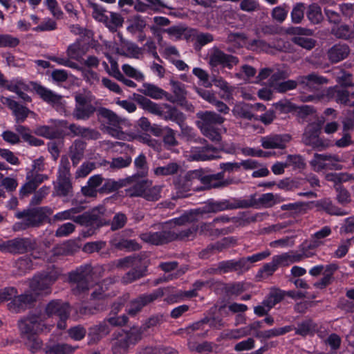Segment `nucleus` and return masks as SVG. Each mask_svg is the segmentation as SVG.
<instances>
[{"mask_svg": "<svg viewBox=\"0 0 354 354\" xmlns=\"http://www.w3.org/2000/svg\"><path fill=\"white\" fill-rule=\"evenodd\" d=\"M194 221V214L192 212L186 214L179 218L167 221L164 224L160 225L162 231L160 232H147L142 233L140 238L145 243L152 245H162L176 239L177 236L174 233V230H171V226L180 225L186 223L192 222Z\"/></svg>", "mask_w": 354, "mask_h": 354, "instance_id": "f257e3e1", "label": "nucleus"}, {"mask_svg": "<svg viewBox=\"0 0 354 354\" xmlns=\"http://www.w3.org/2000/svg\"><path fill=\"white\" fill-rule=\"evenodd\" d=\"M99 115L104 118L107 124L106 127V132L112 137L124 140H131L133 137L131 134L122 131L121 125L126 122V120L119 117L113 111L101 108L98 110Z\"/></svg>", "mask_w": 354, "mask_h": 354, "instance_id": "f03ea898", "label": "nucleus"}, {"mask_svg": "<svg viewBox=\"0 0 354 354\" xmlns=\"http://www.w3.org/2000/svg\"><path fill=\"white\" fill-rule=\"evenodd\" d=\"M142 330L140 328L133 327L129 331L120 330L113 334L112 351L113 354H120L126 351L130 344H135L142 338Z\"/></svg>", "mask_w": 354, "mask_h": 354, "instance_id": "7ed1b4c3", "label": "nucleus"}, {"mask_svg": "<svg viewBox=\"0 0 354 354\" xmlns=\"http://www.w3.org/2000/svg\"><path fill=\"white\" fill-rule=\"evenodd\" d=\"M17 290L12 287L6 288L0 290V304L12 299L8 304L9 310L15 313H19L35 301V297L32 295L23 294L17 296Z\"/></svg>", "mask_w": 354, "mask_h": 354, "instance_id": "20e7f679", "label": "nucleus"}, {"mask_svg": "<svg viewBox=\"0 0 354 354\" xmlns=\"http://www.w3.org/2000/svg\"><path fill=\"white\" fill-rule=\"evenodd\" d=\"M46 208L37 207L17 212L16 217L22 221L16 223L13 229L19 231L30 227L39 226L46 217Z\"/></svg>", "mask_w": 354, "mask_h": 354, "instance_id": "39448f33", "label": "nucleus"}, {"mask_svg": "<svg viewBox=\"0 0 354 354\" xmlns=\"http://www.w3.org/2000/svg\"><path fill=\"white\" fill-rule=\"evenodd\" d=\"M56 273L41 274L35 275L30 281V291L28 295H32L35 300L37 296L46 295L51 292V285L57 280Z\"/></svg>", "mask_w": 354, "mask_h": 354, "instance_id": "423d86ee", "label": "nucleus"}, {"mask_svg": "<svg viewBox=\"0 0 354 354\" xmlns=\"http://www.w3.org/2000/svg\"><path fill=\"white\" fill-rule=\"evenodd\" d=\"M139 261L140 260L136 257H127L118 259L114 262V264L118 268H128L129 267H133L132 270L127 272L122 277L121 281L122 283H131L145 275V270L138 266Z\"/></svg>", "mask_w": 354, "mask_h": 354, "instance_id": "0eeeda50", "label": "nucleus"}, {"mask_svg": "<svg viewBox=\"0 0 354 354\" xmlns=\"http://www.w3.org/2000/svg\"><path fill=\"white\" fill-rule=\"evenodd\" d=\"M91 267L90 266H81L69 275L70 281L73 283V292L75 294H81L89 289L88 281L91 279Z\"/></svg>", "mask_w": 354, "mask_h": 354, "instance_id": "6e6552de", "label": "nucleus"}, {"mask_svg": "<svg viewBox=\"0 0 354 354\" xmlns=\"http://www.w3.org/2000/svg\"><path fill=\"white\" fill-rule=\"evenodd\" d=\"M278 196L272 193L259 195L251 194L247 198H241L242 208L254 207L257 209L269 208L279 203Z\"/></svg>", "mask_w": 354, "mask_h": 354, "instance_id": "1a4fd4ad", "label": "nucleus"}, {"mask_svg": "<svg viewBox=\"0 0 354 354\" xmlns=\"http://www.w3.org/2000/svg\"><path fill=\"white\" fill-rule=\"evenodd\" d=\"M18 324L23 337L50 330V326H47L41 317L37 315L21 319Z\"/></svg>", "mask_w": 354, "mask_h": 354, "instance_id": "9d476101", "label": "nucleus"}, {"mask_svg": "<svg viewBox=\"0 0 354 354\" xmlns=\"http://www.w3.org/2000/svg\"><path fill=\"white\" fill-rule=\"evenodd\" d=\"M45 312L48 317L56 316L59 318L57 322L59 328L64 329L66 328L65 322L70 313V308L67 303L59 300H53L47 304Z\"/></svg>", "mask_w": 354, "mask_h": 354, "instance_id": "9b49d317", "label": "nucleus"}, {"mask_svg": "<svg viewBox=\"0 0 354 354\" xmlns=\"http://www.w3.org/2000/svg\"><path fill=\"white\" fill-rule=\"evenodd\" d=\"M208 56V63L212 67L221 65L231 69L239 63V59L236 57L226 54L216 46L209 50Z\"/></svg>", "mask_w": 354, "mask_h": 354, "instance_id": "f8f14e48", "label": "nucleus"}, {"mask_svg": "<svg viewBox=\"0 0 354 354\" xmlns=\"http://www.w3.org/2000/svg\"><path fill=\"white\" fill-rule=\"evenodd\" d=\"M198 182L201 183V169L188 171L184 176H180L174 180V183L177 189L187 192L197 189Z\"/></svg>", "mask_w": 354, "mask_h": 354, "instance_id": "ddd939ff", "label": "nucleus"}, {"mask_svg": "<svg viewBox=\"0 0 354 354\" xmlns=\"http://www.w3.org/2000/svg\"><path fill=\"white\" fill-rule=\"evenodd\" d=\"M241 198H232L219 201L211 202L203 208L196 210V214H205L209 212H217L227 209L242 208Z\"/></svg>", "mask_w": 354, "mask_h": 354, "instance_id": "4468645a", "label": "nucleus"}, {"mask_svg": "<svg viewBox=\"0 0 354 354\" xmlns=\"http://www.w3.org/2000/svg\"><path fill=\"white\" fill-rule=\"evenodd\" d=\"M32 88L44 101L50 104L57 111L64 109L65 101L61 95L37 83H33Z\"/></svg>", "mask_w": 354, "mask_h": 354, "instance_id": "2eb2a0df", "label": "nucleus"}, {"mask_svg": "<svg viewBox=\"0 0 354 354\" xmlns=\"http://www.w3.org/2000/svg\"><path fill=\"white\" fill-rule=\"evenodd\" d=\"M75 107L73 116L76 120H86L95 112V108L88 102V98L83 94H76L75 96Z\"/></svg>", "mask_w": 354, "mask_h": 354, "instance_id": "dca6fc26", "label": "nucleus"}, {"mask_svg": "<svg viewBox=\"0 0 354 354\" xmlns=\"http://www.w3.org/2000/svg\"><path fill=\"white\" fill-rule=\"evenodd\" d=\"M104 213L105 208L103 206L97 207L90 212L79 215L76 218V223L86 226L96 225L99 227L103 225L104 223L103 220Z\"/></svg>", "mask_w": 354, "mask_h": 354, "instance_id": "f3484780", "label": "nucleus"}, {"mask_svg": "<svg viewBox=\"0 0 354 354\" xmlns=\"http://www.w3.org/2000/svg\"><path fill=\"white\" fill-rule=\"evenodd\" d=\"M163 295V291L161 289L156 290L154 292L149 294H144L133 299L131 301L128 313L131 315H135L138 313L145 306L153 302L159 297Z\"/></svg>", "mask_w": 354, "mask_h": 354, "instance_id": "a211bd4d", "label": "nucleus"}, {"mask_svg": "<svg viewBox=\"0 0 354 354\" xmlns=\"http://www.w3.org/2000/svg\"><path fill=\"white\" fill-rule=\"evenodd\" d=\"M48 178V176L46 174L35 172L34 171H28L26 173V183L20 188V195L25 196L31 194Z\"/></svg>", "mask_w": 354, "mask_h": 354, "instance_id": "6ab92c4d", "label": "nucleus"}, {"mask_svg": "<svg viewBox=\"0 0 354 354\" xmlns=\"http://www.w3.org/2000/svg\"><path fill=\"white\" fill-rule=\"evenodd\" d=\"M217 149L210 145L206 144L203 147H192L189 158L192 160L206 161L218 158Z\"/></svg>", "mask_w": 354, "mask_h": 354, "instance_id": "aec40b11", "label": "nucleus"}, {"mask_svg": "<svg viewBox=\"0 0 354 354\" xmlns=\"http://www.w3.org/2000/svg\"><path fill=\"white\" fill-rule=\"evenodd\" d=\"M31 248V242L28 239L16 238L0 244V250L10 253H24Z\"/></svg>", "mask_w": 354, "mask_h": 354, "instance_id": "412c9836", "label": "nucleus"}, {"mask_svg": "<svg viewBox=\"0 0 354 354\" xmlns=\"http://www.w3.org/2000/svg\"><path fill=\"white\" fill-rule=\"evenodd\" d=\"M291 137L288 134H271L261 138L264 149H285Z\"/></svg>", "mask_w": 354, "mask_h": 354, "instance_id": "4be33fe9", "label": "nucleus"}, {"mask_svg": "<svg viewBox=\"0 0 354 354\" xmlns=\"http://www.w3.org/2000/svg\"><path fill=\"white\" fill-rule=\"evenodd\" d=\"M198 120L196 122L199 129L214 127L215 124H221L225 121V118L214 111H201L196 114Z\"/></svg>", "mask_w": 354, "mask_h": 354, "instance_id": "5701e85b", "label": "nucleus"}, {"mask_svg": "<svg viewBox=\"0 0 354 354\" xmlns=\"http://www.w3.org/2000/svg\"><path fill=\"white\" fill-rule=\"evenodd\" d=\"M320 128L318 124L312 123L307 126L303 134L302 141L306 145L317 148L322 146L319 139Z\"/></svg>", "mask_w": 354, "mask_h": 354, "instance_id": "b1692460", "label": "nucleus"}, {"mask_svg": "<svg viewBox=\"0 0 354 354\" xmlns=\"http://www.w3.org/2000/svg\"><path fill=\"white\" fill-rule=\"evenodd\" d=\"M229 221V218L225 216H220L214 218L212 222L204 223L197 227V232L199 234L204 236H218L221 232L216 225L220 223H227Z\"/></svg>", "mask_w": 354, "mask_h": 354, "instance_id": "393cba45", "label": "nucleus"}, {"mask_svg": "<svg viewBox=\"0 0 354 354\" xmlns=\"http://www.w3.org/2000/svg\"><path fill=\"white\" fill-rule=\"evenodd\" d=\"M69 130L68 135L72 136H80L88 140H97L100 138V133L93 129L81 127L76 124H69L68 127Z\"/></svg>", "mask_w": 354, "mask_h": 354, "instance_id": "a878e982", "label": "nucleus"}, {"mask_svg": "<svg viewBox=\"0 0 354 354\" xmlns=\"http://www.w3.org/2000/svg\"><path fill=\"white\" fill-rule=\"evenodd\" d=\"M298 82L304 88L309 91H315L318 89L319 86L328 83L326 78L315 73L299 77Z\"/></svg>", "mask_w": 354, "mask_h": 354, "instance_id": "bb28decb", "label": "nucleus"}, {"mask_svg": "<svg viewBox=\"0 0 354 354\" xmlns=\"http://www.w3.org/2000/svg\"><path fill=\"white\" fill-rule=\"evenodd\" d=\"M332 234L329 226H324L310 236L308 249H315L324 244V239Z\"/></svg>", "mask_w": 354, "mask_h": 354, "instance_id": "cd10ccee", "label": "nucleus"}, {"mask_svg": "<svg viewBox=\"0 0 354 354\" xmlns=\"http://www.w3.org/2000/svg\"><path fill=\"white\" fill-rule=\"evenodd\" d=\"M136 176V179L134 182L130 183L129 185H132L130 187L125 189V194L127 196L129 197H143L145 190L147 184H150V181L148 180H138V176L133 175Z\"/></svg>", "mask_w": 354, "mask_h": 354, "instance_id": "c85d7f7f", "label": "nucleus"}, {"mask_svg": "<svg viewBox=\"0 0 354 354\" xmlns=\"http://www.w3.org/2000/svg\"><path fill=\"white\" fill-rule=\"evenodd\" d=\"M85 147L86 143L80 140H75L69 147V156L74 166L83 158Z\"/></svg>", "mask_w": 354, "mask_h": 354, "instance_id": "c756f323", "label": "nucleus"}, {"mask_svg": "<svg viewBox=\"0 0 354 354\" xmlns=\"http://www.w3.org/2000/svg\"><path fill=\"white\" fill-rule=\"evenodd\" d=\"M136 101L140 106L145 111L156 115L163 116V109L161 105L152 102L142 95H138L136 98Z\"/></svg>", "mask_w": 354, "mask_h": 354, "instance_id": "7c9ffc66", "label": "nucleus"}, {"mask_svg": "<svg viewBox=\"0 0 354 354\" xmlns=\"http://www.w3.org/2000/svg\"><path fill=\"white\" fill-rule=\"evenodd\" d=\"M349 53L350 49L348 45L337 44L328 50V57L331 62H338L347 57Z\"/></svg>", "mask_w": 354, "mask_h": 354, "instance_id": "2f4dec72", "label": "nucleus"}, {"mask_svg": "<svg viewBox=\"0 0 354 354\" xmlns=\"http://www.w3.org/2000/svg\"><path fill=\"white\" fill-rule=\"evenodd\" d=\"M348 91L341 89L337 86L330 87L327 89L326 95L329 100H334L337 103L348 105Z\"/></svg>", "mask_w": 354, "mask_h": 354, "instance_id": "473e14b6", "label": "nucleus"}, {"mask_svg": "<svg viewBox=\"0 0 354 354\" xmlns=\"http://www.w3.org/2000/svg\"><path fill=\"white\" fill-rule=\"evenodd\" d=\"M108 324L109 323L105 319L99 325L95 326L90 329V332L88 333L90 343L97 342L104 336L109 333L110 328Z\"/></svg>", "mask_w": 354, "mask_h": 354, "instance_id": "72a5a7b5", "label": "nucleus"}, {"mask_svg": "<svg viewBox=\"0 0 354 354\" xmlns=\"http://www.w3.org/2000/svg\"><path fill=\"white\" fill-rule=\"evenodd\" d=\"M127 30L132 35L138 32L142 33L147 26V22L145 18L139 15H136L130 17L127 20Z\"/></svg>", "mask_w": 354, "mask_h": 354, "instance_id": "f704fd0d", "label": "nucleus"}, {"mask_svg": "<svg viewBox=\"0 0 354 354\" xmlns=\"http://www.w3.org/2000/svg\"><path fill=\"white\" fill-rule=\"evenodd\" d=\"M232 111L234 116L247 120H252L255 116L252 113V104L245 102L236 104Z\"/></svg>", "mask_w": 354, "mask_h": 354, "instance_id": "c9c22d12", "label": "nucleus"}, {"mask_svg": "<svg viewBox=\"0 0 354 354\" xmlns=\"http://www.w3.org/2000/svg\"><path fill=\"white\" fill-rule=\"evenodd\" d=\"M138 91L155 100L162 99L167 95V93L163 89L150 83H144L142 88H139Z\"/></svg>", "mask_w": 354, "mask_h": 354, "instance_id": "e433bc0d", "label": "nucleus"}, {"mask_svg": "<svg viewBox=\"0 0 354 354\" xmlns=\"http://www.w3.org/2000/svg\"><path fill=\"white\" fill-rule=\"evenodd\" d=\"M292 330V327L286 326L281 328H274L269 330H263V332H257L255 334V337L261 341L266 340L272 337L283 335Z\"/></svg>", "mask_w": 354, "mask_h": 354, "instance_id": "4c0bfd02", "label": "nucleus"}, {"mask_svg": "<svg viewBox=\"0 0 354 354\" xmlns=\"http://www.w3.org/2000/svg\"><path fill=\"white\" fill-rule=\"evenodd\" d=\"M136 176H129L124 179L120 180L119 182H116L111 179H107L105 180L103 187L101 189L102 192H111L115 190L118 189L122 187H124L128 185L130 183L134 182L136 179Z\"/></svg>", "mask_w": 354, "mask_h": 354, "instance_id": "58836bf2", "label": "nucleus"}, {"mask_svg": "<svg viewBox=\"0 0 354 354\" xmlns=\"http://www.w3.org/2000/svg\"><path fill=\"white\" fill-rule=\"evenodd\" d=\"M223 178L222 172L212 175H204L203 170H201V183L210 187H225L230 184L227 180H223L218 183H214L215 180H221Z\"/></svg>", "mask_w": 354, "mask_h": 354, "instance_id": "ea45409f", "label": "nucleus"}, {"mask_svg": "<svg viewBox=\"0 0 354 354\" xmlns=\"http://www.w3.org/2000/svg\"><path fill=\"white\" fill-rule=\"evenodd\" d=\"M34 133L39 136L48 139L58 138L60 135L59 130L54 127L53 123H51V125L37 126L34 129Z\"/></svg>", "mask_w": 354, "mask_h": 354, "instance_id": "a19ab883", "label": "nucleus"}, {"mask_svg": "<svg viewBox=\"0 0 354 354\" xmlns=\"http://www.w3.org/2000/svg\"><path fill=\"white\" fill-rule=\"evenodd\" d=\"M71 178L57 177V185L55 186V192L57 196H66L72 192Z\"/></svg>", "mask_w": 354, "mask_h": 354, "instance_id": "79ce46f5", "label": "nucleus"}, {"mask_svg": "<svg viewBox=\"0 0 354 354\" xmlns=\"http://www.w3.org/2000/svg\"><path fill=\"white\" fill-rule=\"evenodd\" d=\"M226 41L232 46V47L228 48L227 50L234 52L236 48H239L246 45V37L243 33H230Z\"/></svg>", "mask_w": 354, "mask_h": 354, "instance_id": "37998d69", "label": "nucleus"}, {"mask_svg": "<svg viewBox=\"0 0 354 354\" xmlns=\"http://www.w3.org/2000/svg\"><path fill=\"white\" fill-rule=\"evenodd\" d=\"M331 33L338 39L348 40L354 38V32L347 24H342L332 28Z\"/></svg>", "mask_w": 354, "mask_h": 354, "instance_id": "c03bdc74", "label": "nucleus"}, {"mask_svg": "<svg viewBox=\"0 0 354 354\" xmlns=\"http://www.w3.org/2000/svg\"><path fill=\"white\" fill-rule=\"evenodd\" d=\"M319 205L322 209L328 214L335 216H344L348 214L337 206H336L330 199H324L319 202Z\"/></svg>", "mask_w": 354, "mask_h": 354, "instance_id": "a18cd8bd", "label": "nucleus"}, {"mask_svg": "<svg viewBox=\"0 0 354 354\" xmlns=\"http://www.w3.org/2000/svg\"><path fill=\"white\" fill-rule=\"evenodd\" d=\"M248 335V329L244 327L236 329H227L221 333L219 338L221 339H238Z\"/></svg>", "mask_w": 354, "mask_h": 354, "instance_id": "49530a36", "label": "nucleus"}, {"mask_svg": "<svg viewBox=\"0 0 354 354\" xmlns=\"http://www.w3.org/2000/svg\"><path fill=\"white\" fill-rule=\"evenodd\" d=\"M83 209V207L79 206L59 212L55 214L54 219L57 221H64L70 219L76 223V218L78 217V216H75V214L80 213Z\"/></svg>", "mask_w": 354, "mask_h": 354, "instance_id": "de8ad7c7", "label": "nucleus"}, {"mask_svg": "<svg viewBox=\"0 0 354 354\" xmlns=\"http://www.w3.org/2000/svg\"><path fill=\"white\" fill-rule=\"evenodd\" d=\"M180 165L174 162H171L166 165L157 167L153 169V173L156 176H169L178 173Z\"/></svg>", "mask_w": 354, "mask_h": 354, "instance_id": "09e8293b", "label": "nucleus"}, {"mask_svg": "<svg viewBox=\"0 0 354 354\" xmlns=\"http://www.w3.org/2000/svg\"><path fill=\"white\" fill-rule=\"evenodd\" d=\"M328 154L315 153L310 161V165L315 171H320L323 169H327L328 162Z\"/></svg>", "mask_w": 354, "mask_h": 354, "instance_id": "8fccbe9b", "label": "nucleus"}, {"mask_svg": "<svg viewBox=\"0 0 354 354\" xmlns=\"http://www.w3.org/2000/svg\"><path fill=\"white\" fill-rule=\"evenodd\" d=\"M163 106L168 109L167 114L162 116L165 120H171L176 122L178 125L182 123V122H185V117L182 112L179 111L176 108L171 107L166 104H164Z\"/></svg>", "mask_w": 354, "mask_h": 354, "instance_id": "3c124183", "label": "nucleus"}, {"mask_svg": "<svg viewBox=\"0 0 354 354\" xmlns=\"http://www.w3.org/2000/svg\"><path fill=\"white\" fill-rule=\"evenodd\" d=\"M306 15L308 20L313 24H317L323 19L322 9L315 3L309 6Z\"/></svg>", "mask_w": 354, "mask_h": 354, "instance_id": "603ef678", "label": "nucleus"}, {"mask_svg": "<svg viewBox=\"0 0 354 354\" xmlns=\"http://www.w3.org/2000/svg\"><path fill=\"white\" fill-rule=\"evenodd\" d=\"M151 184L152 183L150 181V184H147V186H146L142 198L149 201H156L160 198L162 186L155 185L151 187Z\"/></svg>", "mask_w": 354, "mask_h": 354, "instance_id": "864d4df0", "label": "nucleus"}, {"mask_svg": "<svg viewBox=\"0 0 354 354\" xmlns=\"http://www.w3.org/2000/svg\"><path fill=\"white\" fill-rule=\"evenodd\" d=\"M134 166L137 171V176L144 177L147 175L149 167L145 154L140 153L135 158Z\"/></svg>", "mask_w": 354, "mask_h": 354, "instance_id": "5fc2aeb1", "label": "nucleus"}, {"mask_svg": "<svg viewBox=\"0 0 354 354\" xmlns=\"http://www.w3.org/2000/svg\"><path fill=\"white\" fill-rule=\"evenodd\" d=\"M284 295V292L280 290H273L263 300V304H266L271 310V308H272L277 304L279 303L283 299Z\"/></svg>", "mask_w": 354, "mask_h": 354, "instance_id": "6e6d98bb", "label": "nucleus"}, {"mask_svg": "<svg viewBox=\"0 0 354 354\" xmlns=\"http://www.w3.org/2000/svg\"><path fill=\"white\" fill-rule=\"evenodd\" d=\"M124 18L120 13L111 12L109 17L105 21L106 26L111 31H115L117 28L122 26Z\"/></svg>", "mask_w": 354, "mask_h": 354, "instance_id": "4d7b16f0", "label": "nucleus"}, {"mask_svg": "<svg viewBox=\"0 0 354 354\" xmlns=\"http://www.w3.org/2000/svg\"><path fill=\"white\" fill-rule=\"evenodd\" d=\"M212 82L214 86L221 89L224 94L222 97L225 100H230L232 97L233 88L228 85V83L222 77H214L212 78Z\"/></svg>", "mask_w": 354, "mask_h": 354, "instance_id": "13d9d810", "label": "nucleus"}, {"mask_svg": "<svg viewBox=\"0 0 354 354\" xmlns=\"http://www.w3.org/2000/svg\"><path fill=\"white\" fill-rule=\"evenodd\" d=\"M75 348L66 344H57L48 348L46 354H73Z\"/></svg>", "mask_w": 354, "mask_h": 354, "instance_id": "bf43d9fd", "label": "nucleus"}, {"mask_svg": "<svg viewBox=\"0 0 354 354\" xmlns=\"http://www.w3.org/2000/svg\"><path fill=\"white\" fill-rule=\"evenodd\" d=\"M8 90L15 92L17 94L21 93L22 91H26L28 89V86L25 84V82L21 79H15L11 82L5 84L3 85Z\"/></svg>", "mask_w": 354, "mask_h": 354, "instance_id": "052dcab7", "label": "nucleus"}, {"mask_svg": "<svg viewBox=\"0 0 354 354\" xmlns=\"http://www.w3.org/2000/svg\"><path fill=\"white\" fill-rule=\"evenodd\" d=\"M193 39L194 40V45L196 48H201L214 40V37L210 33H196L193 35Z\"/></svg>", "mask_w": 354, "mask_h": 354, "instance_id": "680f3d73", "label": "nucleus"}, {"mask_svg": "<svg viewBox=\"0 0 354 354\" xmlns=\"http://www.w3.org/2000/svg\"><path fill=\"white\" fill-rule=\"evenodd\" d=\"M15 267L18 269L19 274H22L32 269L33 263L30 257H23L17 261Z\"/></svg>", "mask_w": 354, "mask_h": 354, "instance_id": "e2e57ef3", "label": "nucleus"}, {"mask_svg": "<svg viewBox=\"0 0 354 354\" xmlns=\"http://www.w3.org/2000/svg\"><path fill=\"white\" fill-rule=\"evenodd\" d=\"M163 142L168 147L177 145L178 141L176 138L175 131L169 127H165L162 129Z\"/></svg>", "mask_w": 354, "mask_h": 354, "instance_id": "0e129e2a", "label": "nucleus"}, {"mask_svg": "<svg viewBox=\"0 0 354 354\" xmlns=\"http://www.w3.org/2000/svg\"><path fill=\"white\" fill-rule=\"evenodd\" d=\"M305 9V5L303 3H298L293 7L291 12V19L293 23L299 24L302 21Z\"/></svg>", "mask_w": 354, "mask_h": 354, "instance_id": "69168bd1", "label": "nucleus"}, {"mask_svg": "<svg viewBox=\"0 0 354 354\" xmlns=\"http://www.w3.org/2000/svg\"><path fill=\"white\" fill-rule=\"evenodd\" d=\"M70 162L66 156H62L58 168V176L59 178H71Z\"/></svg>", "mask_w": 354, "mask_h": 354, "instance_id": "338daca9", "label": "nucleus"}, {"mask_svg": "<svg viewBox=\"0 0 354 354\" xmlns=\"http://www.w3.org/2000/svg\"><path fill=\"white\" fill-rule=\"evenodd\" d=\"M287 167H292L294 169H303L305 167V162L301 156L299 155H289L286 160Z\"/></svg>", "mask_w": 354, "mask_h": 354, "instance_id": "774afa93", "label": "nucleus"}]
</instances>
